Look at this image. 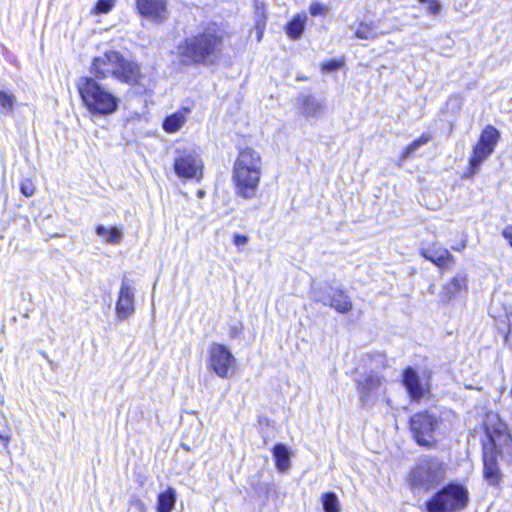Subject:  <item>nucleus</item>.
<instances>
[{"label": "nucleus", "instance_id": "13", "mask_svg": "<svg viewBox=\"0 0 512 512\" xmlns=\"http://www.w3.org/2000/svg\"><path fill=\"white\" fill-rule=\"evenodd\" d=\"M137 9L145 17L162 21L167 17V0H137Z\"/></svg>", "mask_w": 512, "mask_h": 512}, {"label": "nucleus", "instance_id": "27", "mask_svg": "<svg viewBox=\"0 0 512 512\" xmlns=\"http://www.w3.org/2000/svg\"><path fill=\"white\" fill-rule=\"evenodd\" d=\"M17 103V98L9 90L0 89V115H12Z\"/></svg>", "mask_w": 512, "mask_h": 512}, {"label": "nucleus", "instance_id": "9", "mask_svg": "<svg viewBox=\"0 0 512 512\" xmlns=\"http://www.w3.org/2000/svg\"><path fill=\"white\" fill-rule=\"evenodd\" d=\"M209 366L221 378H228L233 374L235 358L222 344L213 343L209 348Z\"/></svg>", "mask_w": 512, "mask_h": 512}, {"label": "nucleus", "instance_id": "7", "mask_svg": "<svg viewBox=\"0 0 512 512\" xmlns=\"http://www.w3.org/2000/svg\"><path fill=\"white\" fill-rule=\"evenodd\" d=\"M234 182L239 195L252 198L256 194V163L253 150L246 149L239 153L234 166Z\"/></svg>", "mask_w": 512, "mask_h": 512}, {"label": "nucleus", "instance_id": "28", "mask_svg": "<svg viewBox=\"0 0 512 512\" xmlns=\"http://www.w3.org/2000/svg\"><path fill=\"white\" fill-rule=\"evenodd\" d=\"M306 20V14H297L293 17L286 27V32L290 38L297 39L301 36L304 31Z\"/></svg>", "mask_w": 512, "mask_h": 512}, {"label": "nucleus", "instance_id": "1", "mask_svg": "<svg viewBox=\"0 0 512 512\" xmlns=\"http://www.w3.org/2000/svg\"><path fill=\"white\" fill-rule=\"evenodd\" d=\"M223 32L208 27L203 32L186 38L177 46V56L186 65L209 66L221 57Z\"/></svg>", "mask_w": 512, "mask_h": 512}, {"label": "nucleus", "instance_id": "2", "mask_svg": "<svg viewBox=\"0 0 512 512\" xmlns=\"http://www.w3.org/2000/svg\"><path fill=\"white\" fill-rule=\"evenodd\" d=\"M89 71L96 80L112 77L130 85L141 84L143 77L137 63L126 59L120 52L115 50H108L94 57Z\"/></svg>", "mask_w": 512, "mask_h": 512}, {"label": "nucleus", "instance_id": "37", "mask_svg": "<svg viewBox=\"0 0 512 512\" xmlns=\"http://www.w3.org/2000/svg\"><path fill=\"white\" fill-rule=\"evenodd\" d=\"M309 11L312 16L323 15L326 12V7L321 3H313Z\"/></svg>", "mask_w": 512, "mask_h": 512}, {"label": "nucleus", "instance_id": "39", "mask_svg": "<svg viewBox=\"0 0 512 512\" xmlns=\"http://www.w3.org/2000/svg\"><path fill=\"white\" fill-rule=\"evenodd\" d=\"M239 333H240V328H238V327H233V328H231L230 336H231L232 338H236V337L239 335Z\"/></svg>", "mask_w": 512, "mask_h": 512}, {"label": "nucleus", "instance_id": "20", "mask_svg": "<svg viewBox=\"0 0 512 512\" xmlns=\"http://www.w3.org/2000/svg\"><path fill=\"white\" fill-rule=\"evenodd\" d=\"M189 113L190 110L188 108H184L167 116L162 124L163 130L167 133H176L180 131L186 123Z\"/></svg>", "mask_w": 512, "mask_h": 512}, {"label": "nucleus", "instance_id": "29", "mask_svg": "<svg viewBox=\"0 0 512 512\" xmlns=\"http://www.w3.org/2000/svg\"><path fill=\"white\" fill-rule=\"evenodd\" d=\"M321 502L324 512H340L341 505L337 495L333 492H326L321 495Z\"/></svg>", "mask_w": 512, "mask_h": 512}, {"label": "nucleus", "instance_id": "8", "mask_svg": "<svg viewBox=\"0 0 512 512\" xmlns=\"http://www.w3.org/2000/svg\"><path fill=\"white\" fill-rule=\"evenodd\" d=\"M173 167L179 178L197 182L203 178L204 163L194 148H176Z\"/></svg>", "mask_w": 512, "mask_h": 512}, {"label": "nucleus", "instance_id": "10", "mask_svg": "<svg viewBox=\"0 0 512 512\" xmlns=\"http://www.w3.org/2000/svg\"><path fill=\"white\" fill-rule=\"evenodd\" d=\"M119 320L130 318L135 312V289L127 277H123L115 307Z\"/></svg>", "mask_w": 512, "mask_h": 512}, {"label": "nucleus", "instance_id": "40", "mask_svg": "<svg viewBox=\"0 0 512 512\" xmlns=\"http://www.w3.org/2000/svg\"><path fill=\"white\" fill-rule=\"evenodd\" d=\"M0 440H1L3 443L7 444V443H8V441H9V438H8V437H4V436H1V435H0Z\"/></svg>", "mask_w": 512, "mask_h": 512}, {"label": "nucleus", "instance_id": "26", "mask_svg": "<svg viewBox=\"0 0 512 512\" xmlns=\"http://www.w3.org/2000/svg\"><path fill=\"white\" fill-rule=\"evenodd\" d=\"M302 109L306 117H319L324 112V103L309 95L303 100Z\"/></svg>", "mask_w": 512, "mask_h": 512}, {"label": "nucleus", "instance_id": "21", "mask_svg": "<svg viewBox=\"0 0 512 512\" xmlns=\"http://www.w3.org/2000/svg\"><path fill=\"white\" fill-rule=\"evenodd\" d=\"M421 256L425 259L431 261L435 265L442 267L448 264L449 261L452 260V255L445 248H437V249H423L420 252Z\"/></svg>", "mask_w": 512, "mask_h": 512}, {"label": "nucleus", "instance_id": "32", "mask_svg": "<svg viewBox=\"0 0 512 512\" xmlns=\"http://www.w3.org/2000/svg\"><path fill=\"white\" fill-rule=\"evenodd\" d=\"M426 6V10L430 15H437L441 11V5L438 0H419Z\"/></svg>", "mask_w": 512, "mask_h": 512}, {"label": "nucleus", "instance_id": "4", "mask_svg": "<svg viewBox=\"0 0 512 512\" xmlns=\"http://www.w3.org/2000/svg\"><path fill=\"white\" fill-rule=\"evenodd\" d=\"M445 475V464L437 458L426 456L417 461L407 481L414 493H425L442 483Z\"/></svg>", "mask_w": 512, "mask_h": 512}, {"label": "nucleus", "instance_id": "22", "mask_svg": "<svg viewBox=\"0 0 512 512\" xmlns=\"http://www.w3.org/2000/svg\"><path fill=\"white\" fill-rule=\"evenodd\" d=\"M273 457L277 470L286 473L291 467L290 453L286 445L277 444L273 448Z\"/></svg>", "mask_w": 512, "mask_h": 512}, {"label": "nucleus", "instance_id": "16", "mask_svg": "<svg viewBox=\"0 0 512 512\" xmlns=\"http://www.w3.org/2000/svg\"><path fill=\"white\" fill-rule=\"evenodd\" d=\"M483 474L491 485L498 484L501 480V472L496 461V454L493 450L489 451L487 448H485L483 454Z\"/></svg>", "mask_w": 512, "mask_h": 512}, {"label": "nucleus", "instance_id": "25", "mask_svg": "<svg viewBox=\"0 0 512 512\" xmlns=\"http://www.w3.org/2000/svg\"><path fill=\"white\" fill-rule=\"evenodd\" d=\"M491 155L487 150L483 149L479 145L475 144V146L472 149V154L469 159V171L471 175H474L477 173L479 167L482 165V163L488 159V157Z\"/></svg>", "mask_w": 512, "mask_h": 512}, {"label": "nucleus", "instance_id": "35", "mask_svg": "<svg viewBox=\"0 0 512 512\" xmlns=\"http://www.w3.org/2000/svg\"><path fill=\"white\" fill-rule=\"evenodd\" d=\"M248 241V237L242 234H235L233 238V243L239 251L245 248V246L248 244Z\"/></svg>", "mask_w": 512, "mask_h": 512}, {"label": "nucleus", "instance_id": "18", "mask_svg": "<svg viewBox=\"0 0 512 512\" xmlns=\"http://www.w3.org/2000/svg\"><path fill=\"white\" fill-rule=\"evenodd\" d=\"M403 383L408 390L411 398L418 400L424 396L425 390L420 383V379L412 368H407L403 374Z\"/></svg>", "mask_w": 512, "mask_h": 512}, {"label": "nucleus", "instance_id": "19", "mask_svg": "<svg viewBox=\"0 0 512 512\" xmlns=\"http://www.w3.org/2000/svg\"><path fill=\"white\" fill-rule=\"evenodd\" d=\"M500 140V132L492 125H487L481 131L478 142L476 143L489 153H493Z\"/></svg>", "mask_w": 512, "mask_h": 512}, {"label": "nucleus", "instance_id": "14", "mask_svg": "<svg viewBox=\"0 0 512 512\" xmlns=\"http://www.w3.org/2000/svg\"><path fill=\"white\" fill-rule=\"evenodd\" d=\"M355 38L359 40L374 41L387 32L380 30L376 22L357 21L351 25Z\"/></svg>", "mask_w": 512, "mask_h": 512}, {"label": "nucleus", "instance_id": "3", "mask_svg": "<svg viewBox=\"0 0 512 512\" xmlns=\"http://www.w3.org/2000/svg\"><path fill=\"white\" fill-rule=\"evenodd\" d=\"M77 89L85 108L93 116H109L118 110L120 99L95 78L80 77Z\"/></svg>", "mask_w": 512, "mask_h": 512}, {"label": "nucleus", "instance_id": "23", "mask_svg": "<svg viewBox=\"0 0 512 512\" xmlns=\"http://www.w3.org/2000/svg\"><path fill=\"white\" fill-rule=\"evenodd\" d=\"M95 232L99 237L103 238L104 242L107 244L118 245L123 239V231L118 227L98 225Z\"/></svg>", "mask_w": 512, "mask_h": 512}, {"label": "nucleus", "instance_id": "12", "mask_svg": "<svg viewBox=\"0 0 512 512\" xmlns=\"http://www.w3.org/2000/svg\"><path fill=\"white\" fill-rule=\"evenodd\" d=\"M315 299L324 305H329L339 313H347L352 309L351 301L341 290L330 288L327 294L315 295Z\"/></svg>", "mask_w": 512, "mask_h": 512}, {"label": "nucleus", "instance_id": "6", "mask_svg": "<svg viewBox=\"0 0 512 512\" xmlns=\"http://www.w3.org/2000/svg\"><path fill=\"white\" fill-rule=\"evenodd\" d=\"M469 503V493L466 487L451 483L442 488L426 502L428 512H459Z\"/></svg>", "mask_w": 512, "mask_h": 512}, {"label": "nucleus", "instance_id": "36", "mask_svg": "<svg viewBox=\"0 0 512 512\" xmlns=\"http://www.w3.org/2000/svg\"><path fill=\"white\" fill-rule=\"evenodd\" d=\"M130 506L134 508L137 512H147V507L145 503L137 497H132L130 499Z\"/></svg>", "mask_w": 512, "mask_h": 512}, {"label": "nucleus", "instance_id": "5", "mask_svg": "<svg viewBox=\"0 0 512 512\" xmlns=\"http://www.w3.org/2000/svg\"><path fill=\"white\" fill-rule=\"evenodd\" d=\"M410 428L419 445L431 447L436 442L437 435L450 429V421L435 412H419L411 417Z\"/></svg>", "mask_w": 512, "mask_h": 512}, {"label": "nucleus", "instance_id": "15", "mask_svg": "<svg viewBox=\"0 0 512 512\" xmlns=\"http://www.w3.org/2000/svg\"><path fill=\"white\" fill-rule=\"evenodd\" d=\"M468 287V280L465 274H458L447 282L441 290L440 300L443 303H448L455 298L462 291H466Z\"/></svg>", "mask_w": 512, "mask_h": 512}, {"label": "nucleus", "instance_id": "17", "mask_svg": "<svg viewBox=\"0 0 512 512\" xmlns=\"http://www.w3.org/2000/svg\"><path fill=\"white\" fill-rule=\"evenodd\" d=\"M382 385V378L376 374H365L359 380L361 401L367 404L372 393H376Z\"/></svg>", "mask_w": 512, "mask_h": 512}, {"label": "nucleus", "instance_id": "34", "mask_svg": "<svg viewBox=\"0 0 512 512\" xmlns=\"http://www.w3.org/2000/svg\"><path fill=\"white\" fill-rule=\"evenodd\" d=\"M343 66V61L341 60H329L327 62H324L322 64V71L323 72H332L335 71Z\"/></svg>", "mask_w": 512, "mask_h": 512}, {"label": "nucleus", "instance_id": "41", "mask_svg": "<svg viewBox=\"0 0 512 512\" xmlns=\"http://www.w3.org/2000/svg\"><path fill=\"white\" fill-rule=\"evenodd\" d=\"M204 194H205V192H204L203 190H199V191L197 192V195H198V197H200V198H201V197H203V196H204Z\"/></svg>", "mask_w": 512, "mask_h": 512}, {"label": "nucleus", "instance_id": "31", "mask_svg": "<svg viewBox=\"0 0 512 512\" xmlns=\"http://www.w3.org/2000/svg\"><path fill=\"white\" fill-rule=\"evenodd\" d=\"M115 5V0H98L93 12L99 14H106L112 10Z\"/></svg>", "mask_w": 512, "mask_h": 512}, {"label": "nucleus", "instance_id": "30", "mask_svg": "<svg viewBox=\"0 0 512 512\" xmlns=\"http://www.w3.org/2000/svg\"><path fill=\"white\" fill-rule=\"evenodd\" d=\"M430 139L431 137L429 134H422L418 139L414 140L405 148L402 154V160L411 157L421 146L427 144Z\"/></svg>", "mask_w": 512, "mask_h": 512}, {"label": "nucleus", "instance_id": "38", "mask_svg": "<svg viewBox=\"0 0 512 512\" xmlns=\"http://www.w3.org/2000/svg\"><path fill=\"white\" fill-rule=\"evenodd\" d=\"M504 238L509 242L512 247V226H507L502 232Z\"/></svg>", "mask_w": 512, "mask_h": 512}, {"label": "nucleus", "instance_id": "33", "mask_svg": "<svg viewBox=\"0 0 512 512\" xmlns=\"http://www.w3.org/2000/svg\"><path fill=\"white\" fill-rule=\"evenodd\" d=\"M21 193L26 197H31L35 192V186L29 179H25L20 184Z\"/></svg>", "mask_w": 512, "mask_h": 512}, {"label": "nucleus", "instance_id": "24", "mask_svg": "<svg viewBox=\"0 0 512 512\" xmlns=\"http://www.w3.org/2000/svg\"><path fill=\"white\" fill-rule=\"evenodd\" d=\"M176 503V492L173 488H168L161 492L157 498V512H172Z\"/></svg>", "mask_w": 512, "mask_h": 512}, {"label": "nucleus", "instance_id": "11", "mask_svg": "<svg viewBox=\"0 0 512 512\" xmlns=\"http://www.w3.org/2000/svg\"><path fill=\"white\" fill-rule=\"evenodd\" d=\"M486 434L493 448H497L499 443L510 442V436L507 434L506 424L496 413H488L484 421Z\"/></svg>", "mask_w": 512, "mask_h": 512}]
</instances>
